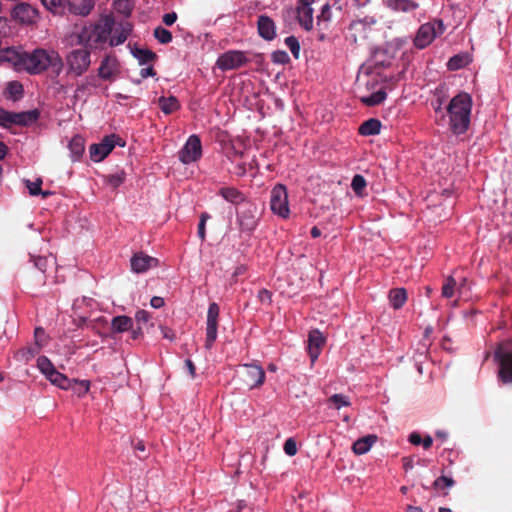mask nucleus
<instances>
[{"instance_id": "58836bf2", "label": "nucleus", "mask_w": 512, "mask_h": 512, "mask_svg": "<svg viewBox=\"0 0 512 512\" xmlns=\"http://www.w3.org/2000/svg\"><path fill=\"white\" fill-rule=\"evenodd\" d=\"M74 393L78 396H84L90 389V382L88 380H71V387Z\"/></svg>"}, {"instance_id": "f3484780", "label": "nucleus", "mask_w": 512, "mask_h": 512, "mask_svg": "<svg viewBox=\"0 0 512 512\" xmlns=\"http://www.w3.org/2000/svg\"><path fill=\"white\" fill-rule=\"evenodd\" d=\"M159 261L157 258L146 255L142 252L136 253L131 258V269L135 273H144L150 268L157 267Z\"/></svg>"}, {"instance_id": "0eeeda50", "label": "nucleus", "mask_w": 512, "mask_h": 512, "mask_svg": "<svg viewBox=\"0 0 512 512\" xmlns=\"http://www.w3.org/2000/svg\"><path fill=\"white\" fill-rule=\"evenodd\" d=\"M270 207L274 214L282 218L289 216L288 193L285 186L278 184L272 189Z\"/></svg>"}, {"instance_id": "72a5a7b5", "label": "nucleus", "mask_w": 512, "mask_h": 512, "mask_svg": "<svg viewBox=\"0 0 512 512\" xmlns=\"http://www.w3.org/2000/svg\"><path fill=\"white\" fill-rule=\"evenodd\" d=\"M132 54L141 65L153 62L157 58V55L148 49L135 48L132 50Z\"/></svg>"}, {"instance_id": "4468645a", "label": "nucleus", "mask_w": 512, "mask_h": 512, "mask_svg": "<svg viewBox=\"0 0 512 512\" xmlns=\"http://www.w3.org/2000/svg\"><path fill=\"white\" fill-rule=\"evenodd\" d=\"M115 135L106 136L101 143L90 146V157L94 162L102 161L114 148Z\"/></svg>"}, {"instance_id": "8fccbe9b", "label": "nucleus", "mask_w": 512, "mask_h": 512, "mask_svg": "<svg viewBox=\"0 0 512 512\" xmlns=\"http://www.w3.org/2000/svg\"><path fill=\"white\" fill-rule=\"evenodd\" d=\"M361 32H365V25L361 21L354 22L350 25L349 33L354 42H357V34Z\"/></svg>"}, {"instance_id": "7ed1b4c3", "label": "nucleus", "mask_w": 512, "mask_h": 512, "mask_svg": "<svg viewBox=\"0 0 512 512\" xmlns=\"http://www.w3.org/2000/svg\"><path fill=\"white\" fill-rule=\"evenodd\" d=\"M472 109V98L468 93L454 96L448 107L450 128L455 134H463L469 127Z\"/></svg>"}, {"instance_id": "a19ab883", "label": "nucleus", "mask_w": 512, "mask_h": 512, "mask_svg": "<svg viewBox=\"0 0 512 512\" xmlns=\"http://www.w3.org/2000/svg\"><path fill=\"white\" fill-rule=\"evenodd\" d=\"M113 3L115 9L125 16L130 15L134 6V0H114Z\"/></svg>"}, {"instance_id": "4d7b16f0", "label": "nucleus", "mask_w": 512, "mask_h": 512, "mask_svg": "<svg viewBox=\"0 0 512 512\" xmlns=\"http://www.w3.org/2000/svg\"><path fill=\"white\" fill-rule=\"evenodd\" d=\"M150 318V314L145 310H140L136 313L135 319L138 323H146Z\"/></svg>"}, {"instance_id": "2eb2a0df", "label": "nucleus", "mask_w": 512, "mask_h": 512, "mask_svg": "<svg viewBox=\"0 0 512 512\" xmlns=\"http://www.w3.org/2000/svg\"><path fill=\"white\" fill-rule=\"evenodd\" d=\"M119 73V62L115 56H105L98 68V76L103 80H112Z\"/></svg>"}, {"instance_id": "4be33fe9", "label": "nucleus", "mask_w": 512, "mask_h": 512, "mask_svg": "<svg viewBox=\"0 0 512 512\" xmlns=\"http://www.w3.org/2000/svg\"><path fill=\"white\" fill-rule=\"evenodd\" d=\"M258 31L264 39L272 40L276 34L274 22L267 16H260L258 19Z\"/></svg>"}, {"instance_id": "423d86ee", "label": "nucleus", "mask_w": 512, "mask_h": 512, "mask_svg": "<svg viewBox=\"0 0 512 512\" xmlns=\"http://www.w3.org/2000/svg\"><path fill=\"white\" fill-rule=\"evenodd\" d=\"M445 30L442 20H435L422 24L414 38V44L417 48L423 49L430 45L434 39L441 35Z\"/></svg>"}, {"instance_id": "c9c22d12", "label": "nucleus", "mask_w": 512, "mask_h": 512, "mask_svg": "<svg viewBox=\"0 0 512 512\" xmlns=\"http://www.w3.org/2000/svg\"><path fill=\"white\" fill-rule=\"evenodd\" d=\"M47 379L61 389H69L71 387V380L57 370L49 375Z\"/></svg>"}, {"instance_id": "9d476101", "label": "nucleus", "mask_w": 512, "mask_h": 512, "mask_svg": "<svg viewBox=\"0 0 512 512\" xmlns=\"http://www.w3.org/2000/svg\"><path fill=\"white\" fill-rule=\"evenodd\" d=\"M247 63L245 54L241 51H227L221 54L216 62L219 69L226 71L237 69Z\"/></svg>"}, {"instance_id": "de8ad7c7", "label": "nucleus", "mask_w": 512, "mask_h": 512, "mask_svg": "<svg viewBox=\"0 0 512 512\" xmlns=\"http://www.w3.org/2000/svg\"><path fill=\"white\" fill-rule=\"evenodd\" d=\"M285 44L292 52L293 56L298 59L300 55V44L296 37L289 36L285 39Z\"/></svg>"}, {"instance_id": "412c9836", "label": "nucleus", "mask_w": 512, "mask_h": 512, "mask_svg": "<svg viewBox=\"0 0 512 512\" xmlns=\"http://www.w3.org/2000/svg\"><path fill=\"white\" fill-rule=\"evenodd\" d=\"M39 112L37 110L24 111L19 113L12 112L11 125L27 126L37 121Z\"/></svg>"}, {"instance_id": "ddd939ff", "label": "nucleus", "mask_w": 512, "mask_h": 512, "mask_svg": "<svg viewBox=\"0 0 512 512\" xmlns=\"http://www.w3.org/2000/svg\"><path fill=\"white\" fill-rule=\"evenodd\" d=\"M132 32V25L129 21H121L116 23L113 20L112 33L109 36L110 46H118L123 44Z\"/></svg>"}, {"instance_id": "680f3d73", "label": "nucleus", "mask_w": 512, "mask_h": 512, "mask_svg": "<svg viewBox=\"0 0 512 512\" xmlns=\"http://www.w3.org/2000/svg\"><path fill=\"white\" fill-rule=\"evenodd\" d=\"M8 20L0 17V35H7L9 32Z\"/></svg>"}, {"instance_id": "f03ea898", "label": "nucleus", "mask_w": 512, "mask_h": 512, "mask_svg": "<svg viewBox=\"0 0 512 512\" xmlns=\"http://www.w3.org/2000/svg\"><path fill=\"white\" fill-rule=\"evenodd\" d=\"M113 17L105 15L94 24L83 26L77 33V42L91 50L106 43L112 33Z\"/></svg>"}, {"instance_id": "cd10ccee", "label": "nucleus", "mask_w": 512, "mask_h": 512, "mask_svg": "<svg viewBox=\"0 0 512 512\" xmlns=\"http://www.w3.org/2000/svg\"><path fill=\"white\" fill-rule=\"evenodd\" d=\"M133 321L128 316H117L112 319L111 327L114 332L122 333L132 328Z\"/></svg>"}, {"instance_id": "09e8293b", "label": "nucleus", "mask_w": 512, "mask_h": 512, "mask_svg": "<svg viewBox=\"0 0 512 512\" xmlns=\"http://www.w3.org/2000/svg\"><path fill=\"white\" fill-rule=\"evenodd\" d=\"M230 173L236 176H243L247 172V165L244 161L239 160L233 163L232 167L229 169Z\"/></svg>"}, {"instance_id": "0e129e2a", "label": "nucleus", "mask_w": 512, "mask_h": 512, "mask_svg": "<svg viewBox=\"0 0 512 512\" xmlns=\"http://www.w3.org/2000/svg\"><path fill=\"white\" fill-rule=\"evenodd\" d=\"M185 366L187 367L188 372L191 375V377L194 378L195 375H196V368H195V365L192 362V360L191 359H186L185 360Z\"/></svg>"}, {"instance_id": "dca6fc26", "label": "nucleus", "mask_w": 512, "mask_h": 512, "mask_svg": "<svg viewBox=\"0 0 512 512\" xmlns=\"http://www.w3.org/2000/svg\"><path fill=\"white\" fill-rule=\"evenodd\" d=\"M24 53L15 48H6L0 51V62L7 63L17 71H23Z\"/></svg>"}, {"instance_id": "39448f33", "label": "nucleus", "mask_w": 512, "mask_h": 512, "mask_svg": "<svg viewBox=\"0 0 512 512\" xmlns=\"http://www.w3.org/2000/svg\"><path fill=\"white\" fill-rule=\"evenodd\" d=\"M261 209L252 202H245L236 210L237 224L243 233L251 234L257 227L261 218Z\"/></svg>"}, {"instance_id": "9b49d317", "label": "nucleus", "mask_w": 512, "mask_h": 512, "mask_svg": "<svg viewBox=\"0 0 512 512\" xmlns=\"http://www.w3.org/2000/svg\"><path fill=\"white\" fill-rule=\"evenodd\" d=\"M219 307L216 303H211L207 312V323H206V340L205 348L211 349L216 338H217V326H218Z\"/></svg>"}, {"instance_id": "6e6552de", "label": "nucleus", "mask_w": 512, "mask_h": 512, "mask_svg": "<svg viewBox=\"0 0 512 512\" xmlns=\"http://www.w3.org/2000/svg\"><path fill=\"white\" fill-rule=\"evenodd\" d=\"M202 145L197 135H191L179 151V160L183 164L194 163L201 158Z\"/></svg>"}, {"instance_id": "69168bd1", "label": "nucleus", "mask_w": 512, "mask_h": 512, "mask_svg": "<svg viewBox=\"0 0 512 512\" xmlns=\"http://www.w3.org/2000/svg\"><path fill=\"white\" fill-rule=\"evenodd\" d=\"M154 75H155V71H154V69H153V67H152V66H149V67L143 68V69H141V71H140V76H141L142 78H147V77H149V76H154Z\"/></svg>"}, {"instance_id": "f8f14e48", "label": "nucleus", "mask_w": 512, "mask_h": 512, "mask_svg": "<svg viewBox=\"0 0 512 512\" xmlns=\"http://www.w3.org/2000/svg\"><path fill=\"white\" fill-rule=\"evenodd\" d=\"M12 18L21 24H33L38 19V11L28 3L21 2L12 10Z\"/></svg>"}, {"instance_id": "a18cd8bd", "label": "nucleus", "mask_w": 512, "mask_h": 512, "mask_svg": "<svg viewBox=\"0 0 512 512\" xmlns=\"http://www.w3.org/2000/svg\"><path fill=\"white\" fill-rule=\"evenodd\" d=\"M154 36L162 44H167L172 41L171 32L161 26L155 28Z\"/></svg>"}, {"instance_id": "49530a36", "label": "nucleus", "mask_w": 512, "mask_h": 512, "mask_svg": "<svg viewBox=\"0 0 512 512\" xmlns=\"http://www.w3.org/2000/svg\"><path fill=\"white\" fill-rule=\"evenodd\" d=\"M351 187L356 194L361 195L366 187V180L362 175L357 174L352 179Z\"/></svg>"}, {"instance_id": "1a4fd4ad", "label": "nucleus", "mask_w": 512, "mask_h": 512, "mask_svg": "<svg viewBox=\"0 0 512 512\" xmlns=\"http://www.w3.org/2000/svg\"><path fill=\"white\" fill-rule=\"evenodd\" d=\"M242 369V381L249 389L258 388L263 385L265 371L261 366L257 364H244Z\"/></svg>"}, {"instance_id": "338daca9", "label": "nucleus", "mask_w": 512, "mask_h": 512, "mask_svg": "<svg viewBox=\"0 0 512 512\" xmlns=\"http://www.w3.org/2000/svg\"><path fill=\"white\" fill-rule=\"evenodd\" d=\"M402 461H403V468L406 471L413 469L414 463H413V459L411 457H404L402 459Z\"/></svg>"}, {"instance_id": "c03bdc74", "label": "nucleus", "mask_w": 512, "mask_h": 512, "mask_svg": "<svg viewBox=\"0 0 512 512\" xmlns=\"http://www.w3.org/2000/svg\"><path fill=\"white\" fill-rule=\"evenodd\" d=\"M454 484H455V482L451 477L442 475L434 481L433 487L436 490H444L446 488L449 489V488L453 487Z\"/></svg>"}, {"instance_id": "a878e982", "label": "nucleus", "mask_w": 512, "mask_h": 512, "mask_svg": "<svg viewBox=\"0 0 512 512\" xmlns=\"http://www.w3.org/2000/svg\"><path fill=\"white\" fill-rule=\"evenodd\" d=\"M158 105L161 111L166 115L171 114L180 108L179 101L174 96L160 97L158 99Z\"/></svg>"}, {"instance_id": "c756f323", "label": "nucleus", "mask_w": 512, "mask_h": 512, "mask_svg": "<svg viewBox=\"0 0 512 512\" xmlns=\"http://www.w3.org/2000/svg\"><path fill=\"white\" fill-rule=\"evenodd\" d=\"M68 148L71 152V155H72V159L74 161L78 160L83 152H84V149H85V146H84V139L81 137V136H74L70 142H69V145H68Z\"/></svg>"}, {"instance_id": "bb28decb", "label": "nucleus", "mask_w": 512, "mask_h": 512, "mask_svg": "<svg viewBox=\"0 0 512 512\" xmlns=\"http://www.w3.org/2000/svg\"><path fill=\"white\" fill-rule=\"evenodd\" d=\"M389 300L394 309L401 308L407 300V292L404 288L392 289L389 292Z\"/></svg>"}, {"instance_id": "f257e3e1", "label": "nucleus", "mask_w": 512, "mask_h": 512, "mask_svg": "<svg viewBox=\"0 0 512 512\" xmlns=\"http://www.w3.org/2000/svg\"><path fill=\"white\" fill-rule=\"evenodd\" d=\"M49 68H52L57 75L62 71L63 59L57 51L37 48L31 53H24L23 71L40 74Z\"/></svg>"}, {"instance_id": "ea45409f", "label": "nucleus", "mask_w": 512, "mask_h": 512, "mask_svg": "<svg viewBox=\"0 0 512 512\" xmlns=\"http://www.w3.org/2000/svg\"><path fill=\"white\" fill-rule=\"evenodd\" d=\"M37 367L46 378L56 370L52 362L45 356H41L37 359Z\"/></svg>"}, {"instance_id": "37998d69", "label": "nucleus", "mask_w": 512, "mask_h": 512, "mask_svg": "<svg viewBox=\"0 0 512 512\" xmlns=\"http://www.w3.org/2000/svg\"><path fill=\"white\" fill-rule=\"evenodd\" d=\"M418 8V4L410 0H396L394 9L400 12H411Z\"/></svg>"}, {"instance_id": "e2e57ef3", "label": "nucleus", "mask_w": 512, "mask_h": 512, "mask_svg": "<svg viewBox=\"0 0 512 512\" xmlns=\"http://www.w3.org/2000/svg\"><path fill=\"white\" fill-rule=\"evenodd\" d=\"M153 308H161L164 305V299L162 297L154 296L150 302Z\"/></svg>"}, {"instance_id": "052dcab7", "label": "nucleus", "mask_w": 512, "mask_h": 512, "mask_svg": "<svg viewBox=\"0 0 512 512\" xmlns=\"http://www.w3.org/2000/svg\"><path fill=\"white\" fill-rule=\"evenodd\" d=\"M161 332L164 338L170 341H173L175 339V333L173 332L172 329L165 326H161Z\"/></svg>"}, {"instance_id": "79ce46f5", "label": "nucleus", "mask_w": 512, "mask_h": 512, "mask_svg": "<svg viewBox=\"0 0 512 512\" xmlns=\"http://www.w3.org/2000/svg\"><path fill=\"white\" fill-rule=\"evenodd\" d=\"M125 176V172L123 170H119L113 174L106 176L105 181L112 188H117L124 182Z\"/></svg>"}, {"instance_id": "3c124183", "label": "nucleus", "mask_w": 512, "mask_h": 512, "mask_svg": "<svg viewBox=\"0 0 512 512\" xmlns=\"http://www.w3.org/2000/svg\"><path fill=\"white\" fill-rule=\"evenodd\" d=\"M272 61L277 64H286L289 62V55L285 51H275L272 53Z\"/></svg>"}, {"instance_id": "603ef678", "label": "nucleus", "mask_w": 512, "mask_h": 512, "mask_svg": "<svg viewBox=\"0 0 512 512\" xmlns=\"http://www.w3.org/2000/svg\"><path fill=\"white\" fill-rule=\"evenodd\" d=\"M26 184H27L29 193L32 196H36V195H39L40 193H42V190H41L42 180L41 179H37L34 182L27 181Z\"/></svg>"}, {"instance_id": "bf43d9fd", "label": "nucleus", "mask_w": 512, "mask_h": 512, "mask_svg": "<svg viewBox=\"0 0 512 512\" xmlns=\"http://www.w3.org/2000/svg\"><path fill=\"white\" fill-rule=\"evenodd\" d=\"M9 88V91L11 94H21L23 89H22V85L18 82H11L8 86Z\"/></svg>"}, {"instance_id": "7c9ffc66", "label": "nucleus", "mask_w": 512, "mask_h": 512, "mask_svg": "<svg viewBox=\"0 0 512 512\" xmlns=\"http://www.w3.org/2000/svg\"><path fill=\"white\" fill-rule=\"evenodd\" d=\"M381 123L377 119H369L361 124L359 133L364 136L376 135L380 132Z\"/></svg>"}, {"instance_id": "2f4dec72", "label": "nucleus", "mask_w": 512, "mask_h": 512, "mask_svg": "<svg viewBox=\"0 0 512 512\" xmlns=\"http://www.w3.org/2000/svg\"><path fill=\"white\" fill-rule=\"evenodd\" d=\"M386 98V92L379 89L370 95H359L360 101L367 106H374L383 102Z\"/></svg>"}, {"instance_id": "c85d7f7f", "label": "nucleus", "mask_w": 512, "mask_h": 512, "mask_svg": "<svg viewBox=\"0 0 512 512\" xmlns=\"http://www.w3.org/2000/svg\"><path fill=\"white\" fill-rule=\"evenodd\" d=\"M44 7L53 14L67 13V0H41Z\"/></svg>"}, {"instance_id": "6e6d98bb", "label": "nucleus", "mask_w": 512, "mask_h": 512, "mask_svg": "<svg viewBox=\"0 0 512 512\" xmlns=\"http://www.w3.org/2000/svg\"><path fill=\"white\" fill-rule=\"evenodd\" d=\"M258 299L264 304H270L272 301V294L266 289H262L258 292Z\"/></svg>"}, {"instance_id": "a211bd4d", "label": "nucleus", "mask_w": 512, "mask_h": 512, "mask_svg": "<svg viewBox=\"0 0 512 512\" xmlns=\"http://www.w3.org/2000/svg\"><path fill=\"white\" fill-rule=\"evenodd\" d=\"M325 344V337L319 330H313L308 336V353L312 364L320 355L321 349Z\"/></svg>"}, {"instance_id": "b1692460", "label": "nucleus", "mask_w": 512, "mask_h": 512, "mask_svg": "<svg viewBox=\"0 0 512 512\" xmlns=\"http://www.w3.org/2000/svg\"><path fill=\"white\" fill-rule=\"evenodd\" d=\"M376 441V435H367L354 442L352 450L357 455L365 454L371 449V447L373 446V444L376 443Z\"/></svg>"}, {"instance_id": "864d4df0", "label": "nucleus", "mask_w": 512, "mask_h": 512, "mask_svg": "<svg viewBox=\"0 0 512 512\" xmlns=\"http://www.w3.org/2000/svg\"><path fill=\"white\" fill-rule=\"evenodd\" d=\"M12 119V112H8L2 108H0V126L10 127Z\"/></svg>"}, {"instance_id": "5701e85b", "label": "nucleus", "mask_w": 512, "mask_h": 512, "mask_svg": "<svg viewBox=\"0 0 512 512\" xmlns=\"http://www.w3.org/2000/svg\"><path fill=\"white\" fill-rule=\"evenodd\" d=\"M298 20L302 27L310 30L313 26V8L311 5L300 4L297 9Z\"/></svg>"}, {"instance_id": "13d9d810", "label": "nucleus", "mask_w": 512, "mask_h": 512, "mask_svg": "<svg viewBox=\"0 0 512 512\" xmlns=\"http://www.w3.org/2000/svg\"><path fill=\"white\" fill-rule=\"evenodd\" d=\"M176 20L177 14L175 12L167 13L163 16V22L168 26L174 24Z\"/></svg>"}, {"instance_id": "6ab92c4d", "label": "nucleus", "mask_w": 512, "mask_h": 512, "mask_svg": "<svg viewBox=\"0 0 512 512\" xmlns=\"http://www.w3.org/2000/svg\"><path fill=\"white\" fill-rule=\"evenodd\" d=\"M93 6L92 0H67V12L75 15L86 16Z\"/></svg>"}, {"instance_id": "aec40b11", "label": "nucleus", "mask_w": 512, "mask_h": 512, "mask_svg": "<svg viewBox=\"0 0 512 512\" xmlns=\"http://www.w3.org/2000/svg\"><path fill=\"white\" fill-rule=\"evenodd\" d=\"M221 195L226 201L237 205L238 207L243 205L245 202H249L245 195L235 187H222L219 190Z\"/></svg>"}, {"instance_id": "4c0bfd02", "label": "nucleus", "mask_w": 512, "mask_h": 512, "mask_svg": "<svg viewBox=\"0 0 512 512\" xmlns=\"http://www.w3.org/2000/svg\"><path fill=\"white\" fill-rule=\"evenodd\" d=\"M327 402L337 410L341 409L342 407H349L351 405L349 397L343 394H334L328 399Z\"/></svg>"}, {"instance_id": "774afa93", "label": "nucleus", "mask_w": 512, "mask_h": 512, "mask_svg": "<svg viewBox=\"0 0 512 512\" xmlns=\"http://www.w3.org/2000/svg\"><path fill=\"white\" fill-rule=\"evenodd\" d=\"M409 441L410 443H412L413 445H419L422 443V439H421V436L418 434V433H412L410 436H409Z\"/></svg>"}, {"instance_id": "393cba45", "label": "nucleus", "mask_w": 512, "mask_h": 512, "mask_svg": "<svg viewBox=\"0 0 512 512\" xmlns=\"http://www.w3.org/2000/svg\"><path fill=\"white\" fill-rule=\"evenodd\" d=\"M499 377L504 383L512 382V354H505L501 359Z\"/></svg>"}, {"instance_id": "f704fd0d", "label": "nucleus", "mask_w": 512, "mask_h": 512, "mask_svg": "<svg viewBox=\"0 0 512 512\" xmlns=\"http://www.w3.org/2000/svg\"><path fill=\"white\" fill-rule=\"evenodd\" d=\"M441 294L444 298H452L458 295L457 281L454 277L448 276L442 286Z\"/></svg>"}, {"instance_id": "473e14b6", "label": "nucleus", "mask_w": 512, "mask_h": 512, "mask_svg": "<svg viewBox=\"0 0 512 512\" xmlns=\"http://www.w3.org/2000/svg\"><path fill=\"white\" fill-rule=\"evenodd\" d=\"M470 61L471 59L468 54H458L449 59L447 66L449 70L454 71L467 66L470 63Z\"/></svg>"}, {"instance_id": "20e7f679", "label": "nucleus", "mask_w": 512, "mask_h": 512, "mask_svg": "<svg viewBox=\"0 0 512 512\" xmlns=\"http://www.w3.org/2000/svg\"><path fill=\"white\" fill-rule=\"evenodd\" d=\"M91 63V52L85 47L73 49L65 56L67 74L73 77L84 75L89 70Z\"/></svg>"}, {"instance_id": "e433bc0d", "label": "nucleus", "mask_w": 512, "mask_h": 512, "mask_svg": "<svg viewBox=\"0 0 512 512\" xmlns=\"http://www.w3.org/2000/svg\"><path fill=\"white\" fill-rule=\"evenodd\" d=\"M94 86V78L86 77L76 86V89L74 91V97L76 99L83 98L87 94V92H89L90 89Z\"/></svg>"}, {"instance_id": "5fc2aeb1", "label": "nucleus", "mask_w": 512, "mask_h": 512, "mask_svg": "<svg viewBox=\"0 0 512 512\" xmlns=\"http://www.w3.org/2000/svg\"><path fill=\"white\" fill-rule=\"evenodd\" d=\"M284 451L289 456H294L297 453V445L292 438H289L285 441Z\"/></svg>"}]
</instances>
